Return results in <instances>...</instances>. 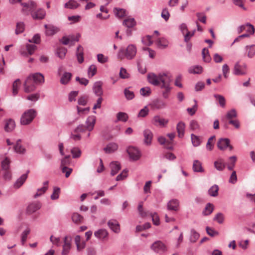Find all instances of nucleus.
I'll use <instances>...</instances> for the list:
<instances>
[{"label": "nucleus", "instance_id": "52", "mask_svg": "<svg viewBox=\"0 0 255 255\" xmlns=\"http://www.w3.org/2000/svg\"><path fill=\"white\" fill-rule=\"evenodd\" d=\"M24 30V24L22 22H17L15 31L16 34H18L23 32Z\"/></svg>", "mask_w": 255, "mask_h": 255}, {"label": "nucleus", "instance_id": "50", "mask_svg": "<svg viewBox=\"0 0 255 255\" xmlns=\"http://www.w3.org/2000/svg\"><path fill=\"white\" fill-rule=\"evenodd\" d=\"M72 220L73 222L76 224L81 223L83 220V217L77 213L73 214L72 216Z\"/></svg>", "mask_w": 255, "mask_h": 255}, {"label": "nucleus", "instance_id": "14", "mask_svg": "<svg viewBox=\"0 0 255 255\" xmlns=\"http://www.w3.org/2000/svg\"><path fill=\"white\" fill-rule=\"evenodd\" d=\"M168 122V120L161 118L159 116H155L152 120V124L156 126L164 127Z\"/></svg>", "mask_w": 255, "mask_h": 255}, {"label": "nucleus", "instance_id": "53", "mask_svg": "<svg viewBox=\"0 0 255 255\" xmlns=\"http://www.w3.org/2000/svg\"><path fill=\"white\" fill-rule=\"evenodd\" d=\"M151 93V90L150 88L148 87H145L142 88L140 90V94L141 95L144 97H148Z\"/></svg>", "mask_w": 255, "mask_h": 255}, {"label": "nucleus", "instance_id": "51", "mask_svg": "<svg viewBox=\"0 0 255 255\" xmlns=\"http://www.w3.org/2000/svg\"><path fill=\"white\" fill-rule=\"evenodd\" d=\"M214 97L218 101L220 105L222 107H225L226 104V100L222 95L215 94Z\"/></svg>", "mask_w": 255, "mask_h": 255}, {"label": "nucleus", "instance_id": "24", "mask_svg": "<svg viewBox=\"0 0 255 255\" xmlns=\"http://www.w3.org/2000/svg\"><path fill=\"white\" fill-rule=\"evenodd\" d=\"M118 148V145L116 143L111 142L107 144L104 148V150L106 153H111L116 151Z\"/></svg>", "mask_w": 255, "mask_h": 255}, {"label": "nucleus", "instance_id": "33", "mask_svg": "<svg viewBox=\"0 0 255 255\" xmlns=\"http://www.w3.org/2000/svg\"><path fill=\"white\" fill-rule=\"evenodd\" d=\"M203 72V68L200 65L191 66L188 69V72L190 74H200Z\"/></svg>", "mask_w": 255, "mask_h": 255}, {"label": "nucleus", "instance_id": "22", "mask_svg": "<svg viewBox=\"0 0 255 255\" xmlns=\"http://www.w3.org/2000/svg\"><path fill=\"white\" fill-rule=\"evenodd\" d=\"M179 202L176 199H172L167 203V209L169 210L176 211L178 210Z\"/></svg>", "mask_w": 255, "mask_h": 255}, {"label": "nucleus", "instance_id": "46", "mask_svg": "<svg viewBox=\"0 0 255 255\" xmlns=\"http://www.w3.org/2000/svg\"><path fill=\"white\" fill-rule=\"evenodd\" d=\"M79 4L74 0H70L65 4V7L70 9H74L78 7Z\"/></svg>", "mask_w": 255, "mask_h": 255}, {"label": "nucleus", "instance_id": "62", "mask_svg": "<svg viewBox=\"0 0 255 255\" xmlns=\"http://www.w3.org/2000/svg\"><path fill=\"white\" fill-rule=\"evenodd\" d=\"M195 32V30H194L192 31H188L185 33L184 35V40L186 43H188L191 37L193 36Z\"/></svg>", "mask_w": 255, "mask_h": 255}, {"label": "nucleus", "instance_id": "5", "mask_svg": "<svg viewBox=\"0 0 255 255\" xmlns=\"http://www.w3.org/2000/svg\"><path fill=\"white\" fill-rule=\"evenodd\" d=\"M151 249L159 254H163L167 251L166 246L160 241L154 242L151 246Z\"/></svg>", "mask_w": 255, "mask_h": 255}, {"label": "nucleus", "instance_id": "16", "mask_svg": "<svg viewBox=\"0 0 255 255\" xmlns=\"http://www.w3.org/2000/svg\"><path fill=\"white\" fill-rule=\"evenodd\" d=\"M26 47L27 52L24 51L22 49L19 51L20 54L23 56H28V55L33 54L36 49V46L33 44H27Z\"/></svg>", "mask_w": 255, "mask_h": 255}, {"label": "nucleus", "instance_id": "4", "mask_svg": "<svg viewBox=\"0 0 255 255\" xmlns=\"http://www.w3.org/2000/svg\"><path fill=\"white\" fill-rule=\"evenodd\" d=\"M37 115L36 111L33 109L25 111L21 115L20 123L22 125L30 124Z\"/></svg>", "mask_w": 255, "mask_h": 255}, {"label": "nucleus", "instance_id": "63", "mask_svg": "<svg viewBox=\"0 0 255 255\" xmlns=\"http://www.w3.org/2000/svg\"><path fill=\"white\" fill-rule=\"evenodd\" d=\"M214 220L217 221L219 224H222L224 221V216L221 213H218L214 218Z\"/></svg>", "mask_w": 255, "mask_h": 255}, {"label": "nucleus", "instance_id": "59", "mask_svg": "<svg viewBox=\"0 0 255 255\" xmlns=\"http://www.w3.org/2000/svg\"><path fill=\"white\" fill-rule=\"evenodd\" d=\"M170 13L167 8H164L161 12V16L165 21H167L170 17Z\"/></svg>", "mask_w": 255, "mask_h": 255}, {"label": "nucleus", "instance_id": "20", "mask_svg": "<svg viewBox=\"0 0 255 255\" xmlns=\"http://www.w3.org/2000/svg\"><path fill=\"white\" fill-rule=\"evenodd\" d=\"M111 169V174L112 176L116 175L121 169V166L120 163L118 161H113L110 164Z\"/></svg>", "mask_w": 255, "mask_h": 255}, {"label": "nucleus", "instance_id": "60", "mask_svg": "<svg viewBox=\"0 0 255 255\" xmlns=\"http://www.w3.org/2000/svg\"><path fill=\"white\" fill-rule=\"evenodd\" d=\"M189 127L191 130H198L200 128L199 124L198 122L196 120H191L189 124Z\"/></svg>", "mask_w": 255, "mask_h": 255}, {"label": "nucleus", "instance_id": "25", "mask_svg": "<svg viewBox=\"0 0 255 255\" xmlns=\"http://www.w3.org/2000/svg\"><path fill=\"white\" fill-rule=\"evenodd\" d=\"M48 181H46L43 182V186L37 190L36 193L34 195V198H36L39 196H41L47 191L48 186Z\"/></svg>", "mask_w": 255, "mask_h": 255}, {"label": "nucleus", "instance_id": "40", "mask_svg": "<svg viewBox=\"0 0 255 255\" xmlns=\"http://www.w3.org/2000/svg\"><path fill=\"white\" fill-rule=\"evenodd\" d=\"M191 140L194 146H198L201 143V137L194 134H191Z\"/></svg>", "mask_w": 255, "mask_h": 255}, {"label": "nucleus", "instance_id": "39", "mask_svg": "<svg viewBox=\"0 0 255 255\" xmlns=\"http://www.w3.org/2000/svg\"><path fill=\"white\" fill-rule=\"evenodd\" d=\"M72 77V75L69 72H65L62 75L60 82L64 85L67 84L70 80Z\"/></svg>", "mask_w": 255, "mask_h": 255}, {"label": "nucleus", "instance_id": "15", "mask_svg": "<svg viewBox=\"0 0 255 255\" xmlns=\"http://www.w3.org/2000/svg\"><path fill=\"white\" fill-rule=\"evenodd\" d=\"M29 171H27L26 173L21 175L15 182L13 184V187L15 189L19 188L25 182L28 177V173Z\"/></svg>", "mask_w": 255, "mask_h": 255}, {"label": "nucleus", "instance_id": "54", "mask_svg": "<svg viewBox=\"0 0 255 255\" xmlns=\"http://www.w3.org/2000/svg\"><path fill=\"white\" fill-rule=\"evenodd\" d=\"M149 109L147 106H145L143 109H141L139 112L137 117L144 118L148 115Z\"/></svg>", "mask_w": 255, "mask_h": 255}, {"label": "nucleus", "instance_id": "43", "mask_svg": "<svg viewBox=\"0 0 255 255\" xmlns=\"http://www.w3.org/2000/svg\"><path fill=\"white\" fill-rule=\"evenodd\" d=\"M219 187L217 185H214L208 190L209 194L212 197H216L218 195Z\"/></svg>", "mask_w": 255, "mask_h": 255}, {"label": "nucleus", "instance_id": "56", "mask_svg": "<svg viewBox=\"0 0 255 255\" xmlns=\"http://www.w3.org/2000/svg\"><path fill=\"white\" fill-rule=\"evenodd\" d=\"M97 72V67L95 65H90L88 69V74L89 77H93Z\"/></svg>", "mask_w": 255, "mask_h": 255}, {"label": "nucleus", "instance_id": "31", "mask_svg": "<svg viewBox=\"0 0 255 255\" xmlns=\"http://www.w3.org/2000/svg\"><path fill=\"white\" fill-rule=\"evenodd\" d=\"M115 15L118 18H122L127 15L126 9L124 8L116 7L113 10Z\"/></svg>", "mask_w": 255, "mask_h": 255}, {"label": "nucleus", "instance_id": "23", "mask_svg": "<svg viewBox=\"0 0 255 255\" xmlns=\"http://www.w3.org/2000/svg\"><path fill=\"white\" fill-rule=\"evenodd\" d=\"M245 50L246 54H247L249 58H252L255 55V44L247 45L245 48Z\"/></svg>", "mask_w": 255, "mask_h": 255}, {"label": "nucleus", "instance_id": "11", "mask_svg": "<svg viewBox=\"0 0 255 255\" xmlns=\"http://www.w3.org/2000/svg\"><path fill=\"white\" fill-rule=\"evenodd\" d=\"M64 244L63 245V249L61 252L62 255H68L71 248V238L68 236L64 238Z\"/></svg>", "mask_w": 255, "mask_h": 255}, {"label": "nucleus", "instance_id": "34", "mask_svg": "<svg viewBox=\"0 0 255 255\" xmlns=\"http://www.w3.org/2000/svg\"><path fill=\"white\" fill-rule=\"evenodd\" d=\"M10 160L7 157H5L1 161V167L4 171L9 170L10 169Z\"/></svg>", "mask_w": 255, "mask_h": 255}, {"label": "nucleus", "instance_id": "32", "mask_svg": "<svg viewBox=\"0 0 255 255\" xmlns=\"http://www.w3.org/2000/svg\"><path fill=\"white\" fill-rule=\"evenodd\" d=\"M185 125L182 122H179L176 127L177 131L178 132V135L180 138H182L184 136L185 132Z\"/></svg>", "mask_w": 255, "mask_h": 255}, {"label": "nucleus", "instance_id": "45", "mask_svg": "<svg viewBox=\"0 0 255 255\" xmlns=\"http://www.w3.org/2000/svg\"><path fill=\"white\" fill-rule=\"evenodd\" d=\"M202 55L203 59L205 62H209L211 61V58L209 55V50L205 48L203 49Z\"/></svg>", "mask_w": 255, "mask_h": 255}, {"label": "nucleus", "instance_id": "7", "mask_svg": "<svg viewBox=\"0 0 255 255\" xmlns=\"http://www.w3.org/2000/svg\"><path fill=\"white\" fill-rule=\"evenodd\" d=\"M217 147L221 150L224 151L227 148L232 151L233 149V146L230 144V140L228 138H221L217 142Z\"/></svg>", "mask_w": 255, "mask_h": 255}, {"label": "nucleus", "instance_id": "17", "mask_svg": "<svg viewBox=\"0 0 255 255\" xmlns=\"http://www.w3.org/2000/svg\"><path fill=\"white\" fill-rule=\"evenodd\" d=\"M74 241L78 252L82 251L86 247V242L83 240L81 241V237L79 235L75 237Z\"/></svg>", "mask_w": 255, "mask_h": 255}, {"label": "nucleus", "instance_id": "9", "mask_svg": "<svg viewBox=\"0 0 255 255\" xmlns=\"http://www.w3.org/2000/svg\"><path fill=\"white\" fill-rule=\"evenodd\" d=\"M127 151L131 160L136 161L138 160L141 156L140 151L136 147H129L127 149Z\"/></svg>", "mask_w": 255, "mask_h": 255}, {"label": "nucleus", "instance_id": "12", "mask_svg": "<svg viewBox=\"0 0 255 255\" xmlns=\"http://www.w3.org/2000/svg\"><path fill=\"white\" fill-rule=\"evenodd\" d=\"M150 106L154 110H160L165 108L166 104L162 100L156 99L151 102Z\"/></svg>", "mask_w": 255, "mask_h": 255}, {"label": "nucleus", "instance_id": "29", "mask_svg": "<svg viewBox=\"0 0 255 255\" xmlns=\"http://www.w3.org/2000/svg\"><path fill=\"white\" fill-rule=\"evenodd\" d=\"M193 170L195 172H204V169L202 167V163L198 160H194L193 163Z\"/></svg>", "mask_w": 255, "mask_h": 255}, {"label": "nucleus", "instance_id": "21", "mask_svg": "<svg viewBox=\"0 0 255 255\" xmlns=\"http://www.w3.org/2000/svg\"><path fill=\"white\" fill-rule=\"evenodd\" d=\"M144 142L146 145H150L151 143L153 135L152 132L148 129L143 131Z\"/></svg>", "mask_w": 255, "mask_h": 255}, {"label": "nucleus", "instance_id": "55", "mask_svg": "<svg viewBox=\"0 0 255 255\" xmlns=\"http://www.w3.org/2000/svg\"><path fill=\"white\" fill-rule=\"evenodd\" d=\"M60 189L58 187H54L53 188V192L51 195L50 198L52 200H56L59 198Z\"/></svg>", "mask_w": 255, "mask_h": 255}, {"label": "nucleus", "instance_id": "64", "mask_svg": "<svg viewBox=\"0 0 255 255\" xmlns=\"http://www.w3.org/2000/svg\"><path fill=\"white\" fill-rule=\"evenodd\" d=\"M119 75L120 78L122 79H127L129 77V74L127 72L126 69L123 67L121 68Z\"/></svg>", "mask_w": 255, "mask_h": 255}, {"label": "nucleus", "instance_id": "6", "mask_svg": "<svg viewBox=\"0 0 255 255\" xmlns=\"http://www.w3.org/2000/svg\"><path fill=\"white\" fill-rule=\"evenodd\" d=\"M20 4L22 6L21 11L24 15H28L30 13H33L32 11L36 7L35 3L31 1L27 3L21 2Z\"/></svg>", "mask_w": 255, "mask_h": 255}, {"label": "nucleus", "instance_id": "19", "mask_svg": "<svg viewBox=\"0 0 255 255\" xmlns=\"http://www.w3.org/2000/svg\"><path fill=\"white\" fill-rule=\"evenodd\" d=\"M41 208V205L39 202L32 203L27 207L26 212L28 214H32Z\"/></svg>", "mask_w": 255, "mask_h": 255}, {"label": "nucleus", "instance_id": "27", "mask_svg": "<svg viewBox=\"0 0 255 255\" xmlns=\"http://www.w3.org/2000/svg\"><path fill=\"white\" fill-rule=\"evenodd\" d=\"M14 150L15 152L18 154H24L25 153L26 149L21 144L20 139H18L14 145Z\"/></svg>", "mask_w": 255, "mask_h": 255}, {"label": "nucleus", "instance_id": "10", "mask_svg": "<svg viewBox=\"0 0 255 255\" xmlns=\"http://www.w3.org/2000/svg\"><path fill=\"white\" fill-rule=\"evenodd\" d=\"M96 118L94 116H89L87 118L86 121V127L87 130L88 132L87 134V137H89L90 135V131H91L95 126Z\"/></svg>", "mask_w": 255, "mask_h": 255}, {"label": "nucleus", "instance_id": "1", "mask_svg": "<svg viewBox=\"0 0 255 255\" xmlns=\"http://www.w3.org/2000/svg\"><path fill=\"white\" fill-rule=\"evenodd\" d=\"M147 80L153 86H159L162 90V95L164 99H168L171 90V83L172 75L169 72H162L157 75L153 73H149Z\"/></svg>", "mask_w": 255, "mask_h": 255}, {"label": "nucleus", "instance_id": "3", "mask_svg": "<svg viewBox=\"0 0 255 255\" xmlns=\"http://www.w3.org/2000/svg\"><path fill=\"white\" fill-rule=\"evenodd\" d=\"M136 52V46L133 44H129L126 50L123 48L119 50L117 54V57L121 60L125 58L128 60H131L135 57Z\"/></svg>", "mask_w": 255, "mask_h": 255}, {"label": "nucleus", "instance_id": "42", "mask_svg": "<svg viewBox=\"0 0 255 255\" xmlns=\"http://www.w3.org/2000/svg\"><path fill=\"white\" fill-rule=\"evenodd\" d=\"M213 205L209 203L206 205L205 209H204L203 211V214L205 216H208L213 212Z\"/></svg>", "mask_w": 255, "mask_h": 255}, {"label": "nucleus", "instance_id": "18", "mask_svg": "<svg viewBox=\"0 0 255 255\" xmlns=\"http://www.w3.org/2000/svg\"><path fill=\"white\" fill-rule=\"evenodd\" d=\"M109 227L115 233L120 232V226L118 222L116 220H110L108 222Z\"/></svg>", "mask_w": 255, "mask_h": 255}, {"label": "nucleus", "instance_id": "26", "mask_svg": "<svg viewBox=\"0 0 255 255\" xmlns=\"http://www.w3.org/2000/svg\"><path fill=\"white\" fill-rule=\"evenodd\" d=\"M44 27L46 29L45 34L48 36L53 35L58 31V28L51 25L45 24Z\"/></svg>", "mask_w": 255, "mask_h": 255}, {"label": "nucleus", "instance_id": "8", "mask_svg": "<svg viewBox=\"0 0 255 255\" xmlns=\"http://www.w3.org/2000/svg\"><path fill=\"white\" fill-rule=\"evenodd\" d=\"M80 35L77 34L76 36L69 35L68 36H63L60 40V42L64 45H69L72 46L75 44V42L78 41Z\"/></svg>", "mask_w": 255, "mask_h": 255}, {"label": "nucleus", "instance_id": "58", "mask_svg": "<svg viewBox=\"0 0 255 255\" xmlns=\"http://www.w3.org/2000/svg\"><path fill=\"white\" fill-rule=\"evenodd\" d=\"M71 152L74 158L79 157L81 155V151L78 147H74L71 149Z\"/></svg>", "mask_w": 255, "mask_h": 255}, {"label": "nucleus", "instance_id": "47", "mask_svg": "<svg viewBox=\"0 0 255 255\" xmlns=\"http://www.w3.org/2000/svg\"><path fill=\"white\" fill-rule=\"evenodd\" d=\"M77 52L76 53L77 60L79 63H81L84 61L83 53L82 52V47L81 46H79L77 47Z\"/></svg>", "mask_w": 255, "mask_h": 255}, {"label": "nucleus", "instance_id": "36", "mask_svg": "<svg viewBox=\"0 0 255 255\" xmlns=\"http://www.w3.org/2000/svg\"><path fill=\"white\" fill-rule=\"evenodd\" d=\"M31 231L29 227H27L21 234V243L22 245H24L27 240V236L30 234Z\"/></svg>", "mask_w": 255, "mask_h": 255}, {"label": "nucleus", "instance_id": "28", "mask_svg": "<svg viewBox=\"0 0 255 255\" xmlns=\"http://www.w3.org/2000/svg\"><path fill=\"white\" fill-rule=\"evenodd\" d=\"M15 124L14 120L8 119L5 121L4 129L5 131L9 132L11 131L15 128Z\"/></svg>", "mask_w": 255, "mask_h": 255}, {"label": "nucleus", "instance_id": "57", "mask_svg": "<svg viewBox=\"0 0 255 255\" xmlns=\"http://www.w3.org/2000/svg\"><path fill=\"white\" fill-rule=\"evenodd\" d=\"M128 170L127 169H124L122 171V172L119 174L117 177L116 180L117 181H120L123 180L126 178L128 177Z\"/></svg>", "mask_w": 255, "mask_h": 255}, {"label": "nucleus", "instance_id": "30", "mask_svg": "<svg viewBox=\"0 0 255 255\" xmlns=\"http://www.w3.org/2000/svg\"><path fill=\"white\" fill-rule=\"evenodd\" d=\"M102 85V83L100 81L95 82L94 85V92L98 96L101 97L102 95L103 94Z\"/></svg>", "mask_w": 255, "mask_h": 255}, {"label": "nucleus", "instance_id": "35", "mask_svg": "<svg viewBox=\"0 0 255 255\" xmlns=\"http://www.w3.org/2000/svg\"><path fill=\"white\" fill-rule=\"evenodd\" d=\"M46 12L44 10L39 9L36 12L31 13L32 17L33 19H42L44 17Z\"/></svg>", "mask_w": 255, "mask_h": 255}, {"label": "nucleus", "instance_id": "44", "mask_svg": "<svg viewBox=\"0 0 255 255\" xmlns=\"http://www.w3.org/2000/svg\"><path fill=\"white\" fill-rule=\"evenodd\" d=\"M234 73L237 75H245L246 73L245 71L241 70V67L239 63H237L234 67Z\"/></svg>", "mask_w": 255, "mask_h": 255}, {"label": "nucleus", "instance_id": "41", "mask_svg": "<svg viewBox=\"0 0 255 255\" xmlns=\"http://www.w3.org/2000/svg\"><path fill=\"white\" fill-rule=\"evenodd\" d=\"M20 86V80L19 79H17L14 81L12 84V94L13 96H15L18 93Z\"/></svg>", "mask_w": 255, "mask_h": 255}, {"label": "nucleus", "instance_id": "61", "mask_svg": "<svg viewBox=\"0 0 255 255\" xmlns=\"http://www.w3.org/2000/svg\"><path fill=\"white\" fill-rule=\"evenodd\" d=\"M237 117V114L235 109H233L230 111H228L226 115V118L230 120L233 118H236Z\"/></svg>", "mask_w": 255, "mask_h": 255}, {"label": "nucleus", "instance_id": "37", "mask_svg": "<svg viewBox=\"0 0 255 255\" xmlns=\"http://www.w3.org/2000/svg\"><path fill=\"white\" fill-rule=\"evenodd\" d=\"M123 24L128 28H131L135 25L136 21L133 18H128L123 21Z\"/></svg>", "mask_w": 255, "mask_h": 255}, {"label": "nucleus", "instance_id": "49", "mask_svg": "<svg viewBox=\"0 0 255 255\" xmlns=\"http://www.w3.org/2000/svg\"><path fill=\"white\" fill-rule=\"evenodd\" d=\"M215 167L219 171H222L225 167V164L223 161L221 159H219L214 162Z\"/></svg>", "mask_w": 255, "mask_h": 255}, {"label": "nucleus", "instance_id": "48", "mask_svg": "<svg viewBox=\"0 0 255 255\" xmlns=\"http://www.w3.org/2000/svg\"><path fill=\"white\" fill-rule=\"evenodd\" d=\"M157 46L162 48H164L168 46V42L164 38H159L157 40Z\"/></svg>", "mask_w": 255, "mask_h": 255}, {"label": "nucleus", "instance_id": "2", "mask_svg": "<svg viewBox=\"0 0 255 255\" xmlns=\"http://www.w3.org/2000/svg\"><path fill=\"white\" fill-rule=\"evenodd\" d=\"M33 80L36 84H41L44 82V76L40 73H36L30 74L26 79L24 83V90L26 93H29L34 91L35 89L33 83H31Z\"/></svg>", "mask_w": 255, "mask_h": 255}, {"label": "nucleus", "instance_id": "13", "mask_svg": "<svg viewBox=\"0 0 255 255\" xmlns=\"http://www.w3.org/2000/svg\"><path fill=\"white\" fill-rule=\"evenodd\" d=\"M94 236L101 241L106 240L109 236V233L106 229H101L95 232Z\"/></svg>", "mask_w": 255, "mask_h": 255}, {"label": "nucleus", "instance_id": "38", "mask_svg": "<svg viewBox=\"0 0 255 255\" xmlns=\"http://www.w3.org/2000/svg\"><path fill=\"white\" fill-rule=\"evenodd\" d=\"M128 118V114L124 112H119L117 114V121L116 122L121 121L126 122Z\"/></svg>", "mask_w": 255, "mask_h": 255}]
</instances>
